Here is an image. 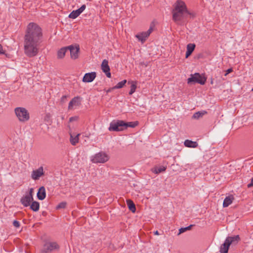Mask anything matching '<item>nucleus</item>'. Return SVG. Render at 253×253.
Wrapping results in <instances>:
<instances>
[{
  "label": "nucleus",
  "instance_id": "nucleus-1",
  "mask_svg": "<svg viewBox=\"0 0 253 253\" xmlns=\"http://www.w3.org/2000/svg\"><path fill=\"white\" fill-rule=\"evenodd\" d=\"M42 37V29L37 23L31 22L27 25L24 37V48L28 56L33 57L38 53Z\"/></svg>",
  "mask_w": 253,
  "mask_h": 253
},
{
  "label": "nucleus",
  "instance_id": "nucleus-2",
  "mask_svg": "<svg viewBox=\"0 0 253 253\" xmlns=\"http://www.w3.org/2000/svg\"><path fill=\"white\" fill-rule=\"evenodd\" d=\"M172 14L173 20L179 25L183 24L188 16L190 18L195 16V13L190 12L185 2L181 0H177L174 3Z\"/></svg>",
  "mask_w": 253,
  "mask_h": 253
},
{
  "label": "nucleus",
  "instance_id": "nucleus-3",
  "mask_svg": "<svg viewBox=\"0 0 253 253\" xmlns=\"http://www.w3.org/2000/svg\"><path fill=\"white\" fill-rule=\"evenodd\" d=\"M137 122L126 123L123 121H117L111 123L109 130L110 131H120L126 129L128 127H134L138 125Z\"/></svg>",
  "mask_w": 253,
  "mask_h": 253
},
{
  "label": "nucleus",
  "instance_id": "nucleus-4",
  "mask_svg": "<svg viewBox=\"0 0 253 253\" xmlns=\"http://www.w3.org/2000/svg\"><path fill=\"white\" fill-rule=\"evenodd\" d=\"M240 240V237L239 235H237L234 237H227L224 244H223L220 249V253H228L229 248L230 245L234 241L237 242Z\"/></svg>",
  "mask_w": 253,
  "mask_h": 253
},
{
  "label": "nucleus",
  "instance_id": "nucleus-5",
  "mask_svg": "<svg viewBox=\"0 0 253 253\" xmlns=\"http://www.w3.org/2000/svg\"><path fill=\"white\" fill-rule=\"evenodd\" d=\"M15 112L19 121L25 122L29 119V114L24 108L18 107L15 109Z\"/></svg>",
  "mask_w": 253,
  "mask_h": 253
},
{
  "label": "nucleus",
  "instance_id": "nucleus-6",
  "mask_svg": "<svg viewBox=\"0 0 253 253\" xmlns=\"http://www.w3.org/2000/svg\"><path fill=\"white\" fill-rule=\"evenodd\" d=\"M207 81V78L203 75L195 73L188 79V83L192 82L197 83L201 84H204Z\"/></svg>",
  "mask_w": 253,
  "mask_h": 253
},
{
  "label": "nucleus",
  "instance_id": "nucleus-7",
  "mask_svg": "<svg viewBox=\"0 0 253 253\" xmlns=\"http://www.w3.org/2000/svg\"><path fill=\"white\" fill-rule=\"evenodd\" d=\"M109 160V157L104 153L99 152L95 154L92 158L91 161L94 163H104Z\"/></svg>",
  "mask_w": 253,
  "mask_h": 253
},
{
  "label": "nucleus",
  "instance_id": "nucleus-8",
  "mask_svg": "<svg viewBox=\"0 0 253 253\" xmlns=\"http://www.w3.org/2000/svg\"><path fill=\"white\" fill-rule=\"evenodd\" d=\"M59 248V245L55 242L46 243L44 245L43 249L41 251V253H47Z\"/></svg>",
  "mask_w": 253,
  "mask_h": 253
},
{
  "label": "nucleus",
  "instance_id": "nucleus-9",
  "mask_svg": "<svg viewBox=\"0 0 253 253\" xmlns=\"http://www.w3.org/2000/svg\"><path fill=\"white\" fill-rule=\"evenodd\" d=\"M153 31V28L152 26H151L148 31L140 33L136 35V37L142 42H144Z\"/></svg>",
  "mask_w": 253,
  "mask_h": 253
},
{
  "label": "nucleus",
  "instance_id": "nucleus-10",
  "mask_svg": "<svg viewBox=\"0 0 253 253\" xmlns=\"http://www.w3.org/2000/svg\"><path fill=\"white\" fill-rule=\"evenodd\" d=\"M101 66L102 70L105 73L106 76L108 78H110L111 77V74L110 73V68L108 65V60L106 59L103 60Z\"/></svg>",
  "mask_w": 253,
  "mask_h": 253
},
{
  "label": "nucleus",
  "instance_id": "nucleus-11",
  "mask_svg": "<svg viewBox=\"0 0 253 253\" xmlns=\"http://www.w3.org/2000/svg\"><path fill=\"white\" fill-rule=\"evenodd\" d=\"M69 49L70 50L71 57L72 59H76L78 57V54L80 50L79 45H77L76 47L71 45L67 47V49Z\"/></svg>",
  "mask_w": 253,
  "mask_h": 253
},
{
  "label": "nucleus",
  "instance_id": "nucleus-12",
  "mask_svg": "<svg viewBox=\"0 0 253 253\" xmlns=\"http://www.w3.org/2000/svg\"><path fill=\"white\" fill-rule=\"evenodd\" d=\"M96 77V74L94 72L86 73L83 78V82L84 83L91 82L94 80Z\"/></svg>",
  "mask_w": 253,
  "mask_h": 253
},
{
  "label": "nucleus",
  "instance_id": "nucleus-13",
  "mask_svg": "<svg viewBox=\"0 0 253 253\" xmlns=\"http://www.w3.org/2000/svg\"><path fill=\"white\" fill-rule=\"evenodd\" d=\"M85 5H83L80 8L76 10H73L69 15V17L72 19H75L85 9Z\"/></svg>",
  "mask_w": 253,
  "mask_h": 253
},
{
  "label": "nucleus",
  "instance_id": "nucleus-14",
  "mask_svg": "<svg viewBox=\"0 0 253 253\" xmlns=\"http://www.w3.org/2000/svg\"><path fill=\"white\" fill-rule=\"evenodd\" d=\"M80 97L76 96L73 98L69 102L68 109L71 110L74 106H79L81 104Z\"/></svg>",
  "mask_w": 253,
  "mask_h": 253
},
{
  "label": "nucleus",
  "instance_id": "nucleus-15",
  "mask_svg": "<svg viewBox=\"0 0 253 253\" xmlns=\"http://www.w3.org/2000/svg\"><path fill=\"white\" fill-rule=\"evenodd\" d=\"M42 175H43V168L42 167H40L38 169L33 171L32 177L34 180H37Z\"/></svg>",
  "mask_w": 253,
  "mask_h": 253
},
{
  "label": "nucleus",
  "instance_id": "nucleus-16",
  "mask_svg": "<svg viewBox=\"0 0 253 253\" xmlns=\"http://www.w3.org/2000/svg\"><path fill=\"white\" fill-rule=\"evenodd\" d=\"M33 200V197L26 195L22 197L21 199V202L22 205L25 207L30 206L31 202Z\"/></svg>",
  "mask_w": 253,
  "mask_h": 253
},
{
  "label": "nucleus",
  "instance_id": "nucleus-17",
  "mask_svg": "<svg viewBox=\"0 0 253 253\" xmlns=\"http://www.w3.org/2000/svg\"><path fill=\"white\" fill-rule=\"evenodd\" d=\"M45 190L43 186L41 187L37 193V197L39 200H42L45 198Z\"/></svg>",
  "mask_w": 253,
  "mask_h": 253
},
{
  "label": "nucleus",
  "instance_id": "nucleus-18",
  "mask_svg": "<svg viewBox=\"0 0 253 253\" xmlns=\"http://www.w3.org/2000/svg\"><path fill=\"white\" fill-rule=\"evenodd\" d=\"M195 47V44L189 43L187 45V51L186 52V58H188L193 52Z\"/></svg>",
  "mask_w": 253,
  "mask_h": 253
},
{
  "label": "nucleus",
  "instance_id": "nucleus-19",
  "mask_svg": "<svg viewBox=\"0 0 253 253\" xmlns=\"http://www.w3.org/2000/svg\"><path fill=\"white\" fill-rule=\"evenodd\" d=\"M184 145L186 147L191 148H196L198 146V143L196 142L189 140H186L184 142Z\"/></svg>",
  "mask_w": 253,
  "mask_h": 253
},
{
  "label": "nucleus",
  "instance_id": "nucleus-20",
  "mask_svg": "<svg viewBox=\"0 0 253 253\" xmlns=\"http://www.w3.org/2000/svg\"><path fill=\"white\" fill-rule=\"evenodd\" d=\"M233 200L234 198L232 196L226 197L223 201V206L224 207H228L232 203Z\"/></svg>",
  "mask_w": 253,
  "mask_h": 253
},
{
  "label": "nucleus",
  "instance_id": "nucleus-21",
  "mask_svg": "<svg viewBox=\"0 0 253 253\" xmlns=\"http://www.w3.org/2000/svg\"><path fill=\"white\" fill-rule=\"evenodd\" d=\"M128 84H131L130 90L129 92V94L131 95L135 91L137 87V82L136 81H128Z\"/></svg>",
  "mask_w": 253,
  "mask_h": 253
},
{
  "label": "nucleus",
  "instance_id": "nucleus-22",
  "mask_svg": "<svg viewBox=\"0 0 253 253\" xmlns=\"http://www.w3.org/2000/svg\"><path fill=\"white\" fill-rule=\"evenodd\" d=\"M126 203L129 208V210L132 212H135L136 211V208L135 204H134L133 201L131 200H127Z\"/></svg>",
  "mask_w": 253,
  "mask_h": 253
},
{
  "label": "nucleus",
  "instance_id": "nucleus-23",
  "mask_svg": "<svg viewBox=\"0 0 253 253\" xmlns=\"http://www.w3.org/2000/svg\"><path fill=\"white\" fill-rule=\"evenodd\" d=\"M67 50V47L61 48L58 50L57 52V57L58 58H63L65 55Z\"/></svg>",
  "mask_w": 253,
  "mask_h": 253
},
{
  "label": "nucleus",
  "instance_id": "nucleus-24",
  "mask_svg": "<svg viewBox=\"0 0 253 253\" xmlns=\"http://www.w3.org/2000/svg\"><path fill=\"white\" fill-rule=\"evenodd\" d=\"M80 135V134L79 133L74 137L73 135L71 134L70 142L72 145H75L78 143L79 140V136Z\"/></svg>",
  "mask_w": 253,
  "mask_h": 253
},
{
  "label": "nucleus",
  "instance_id": "nucleus-25",
  "mask_svg": "<svg viewBox=\"0 0 253 253\" xmlns=\"http://www.w3.org/2000/svg\"><path fill=\"white\" fill-rule=\"evenodd\" d=\"M207 114L206 111H202V112L199 111V112L195 113L193 115V118L195 119H198L200 118L203 117L205 114Z\"/></svg>",
  "mask_w": 253,
  "mask_h": 253
},
{
  "label": "nucleus",
  "instance_id": "nucleus-26",
  "mask_svg": "<svg viewBox=\"0 0 253 253\" xmlns=\"http://www.w3.org/2000/svg\"><path fill=\"white\" fill-rule=\"evenodd\" d=\"M39 203L37 202H33L31 205V209L34 211H37L39 209Z\"/></svg>",
  "mask_w": 253,
  "mask_h": 253
},
{
  "label": "nucleus",
  "instance_id": "nucleus-27",
  "mask_svg": "<svg viewBox=\"0 0 253 253\" xmlns=\"http://www.w3.org/2000/svg\"><path fill=\"white\" fill-rule=\"evenodd\" d=\"M126 80H124L118 83L117 84V85L115 86V88H121L125 85V84H126Z\"/></svg>",
  "mask_w": 253,
  "mask_h": 253
},
{
  "label": "nucleus",
  "instance_id": "nucleus-28",
  "mask_svg": "<svg viewBox=\"0 0 253 253\" xmlns=\"http://www.w3.org/2000/svg\"><path fill=\"white\" fill-rule=\"evenodd\" d=\"M166 169V168L164 166H162L160 168H155V172L156 173H159L161 172L165 171Z\"/></svg>",
  "mask_w": 253,
  "mask_h": 253
},
{
  "label": "nucleus",
  "instance_id": "nucleus-29",
  "mask_svg": "<svg viewBox=\"0 0 253 253\" xmlns=\"http://www.w3.org/2000/svg\"><path fill=\"white\" fill-rule=\"evenodd\" d=\"M66 205V203L64 202H62L60 203L57 207V209H60V208H65Z\"/></svg>",
  "mask_w": 253,
  "mask_h": 253
},
{
  "label": "nucleus",
  "instance_id": "nucleus-30",
  "mask_svg": "<svg viewBox=\"0 0 253 253\" xmlns=\"http://www.w3.org/2000/svg\"><path fill=\"white\" fill-rule=\"evenodd\" d=\"M78 119H79V117L78 116L72 117L70 118L69 121L70 122H73V121H77L78 120Z\"/></svg>",
  "mask_w": 253,
  "mask_h": 253
},
{
  "label": "nucleus",
  "instance_id": "nucleus-31",
  "mask_svg": "<svg viewBox=\"0 0 253 253\" xmlns=\"http://www.w3.org/2000/svg\"><path fill=\"white\" fill-rule=\"evenodd\" d=\"M13 225L15 227H19L20 226V223L18 221H16V220H14L13 221Z\"/></svg>",
  "mask_w": 253,
  "mask_h": 253
},
{
  "label": "nucleus",
  "instance_id": "nucleus-32",
  "mask_svg": "<svg viewBox=\"0 0 253 253\" xmlns=\"http://www.w3.org/2000/svg\"><path fill=\"white\" fill-rule=\"evenodd\" d=\"M247 187L248 188H251L252 187H253V177L251 179V183L248 184Z\"/></svg>",
  "mask_w": 253,
  "mask_h": 253
},
{
  "label": "nucleus",
  "instance_id": "nucleus-33",
  "mask_svg": "<svg viewBox=\"0 0 253 253\" xmlns=\"http://www.w3.org/2000/svg\"><path fill=\"white\" fill-rule=\"evenodd\" d=\"M186 231V229H185V228H181L179 229V232L178 234H180L181 233H183L184 232H185Z\"/></svg>",
  "mask_w": 253,
  "mask_h": 253
},
{
  "label": "nucleus",
  "instance_id": "nucleus-34",
  "mask_svg": "<svg viewBox=\"0 0 253 253\" xmlns=\"http://www.w3.org/2000/svg\"><path fill=\"white\" fill-rule=\"evenodd\" d=\"M33 189L32 188H31L29 191V194L27 195L28 196H31V197H33Z\"/></svg>",
  "mask_w": 253,
  "mask_h": 253
},
{
  "label": "nucleus",
  "instance_id": "nucleus-35",
  "mask_svg": "<svg viewBox=\"0 0 253 253\" xmlns=\"http://www.w3.org/2000/svg\"><path fill=\"white\" fill-rule=\"evenodd\" d=\"M233 71L232 69V68H230V69H228L226 71V74H225V76H226L227 74H228L229 73L232 72Z\"/></svg>",
  "mask_w": 253,
  "mask_h": 253
},
{
  "label": "nucleus",
  "instance_id": "nucleus-36",
  "mask_svg": "<svg viewBox=\"0 0 253 253\" xmlns=\"http://www.w3.org/2000/svg\"><path fill=\"white\" fill-rule=\"evenodd\" d=\"M4 51L2 45L0 44V54H3Z\"/></svg>",
  "mask_w": 253,
  "mask_h": 253
},
{
  "label": "nucleus",
  "instance_id": "nucleus-37",
  "mask_svg": "<svg viewBox=\"0 0 253 253\" xmlns=\"http://www.w3.org/2000/svg\"><path fill=\"white\" fill-rule=\"evenodd\" d=\"M66 98H67V96H66V95L63 96L61 99V102H64Z\"/></svg>",
  "mask_w": 253,
  "mask_h": 253
},
{
  "label": "nucleus",
  "instance_id": "nucleus-38",
  "mask_svg": "<svg viewBox=\"0 0 253 253\" xmlns=\"http://www.w3.org/2000/svg\"><path fill=\"white\" fill-rule=\"evenodd\" d=\"M191 226H192V225H191L187 227H185V228L186 229V231L189 230L191 229Z\"/></svg>",
  "mask_w": 253,
  "mask_h": 253
},
{
  "label": "nucleus",
  "instance_id": "nucleus-39",
  "mask_svg": "<svg viewBox=\"0 0 253 253\" xmlns=\"http://www.w3.org/2000/svg\"><path fill=\"white\" fill-rule=\"evenodd\" d=\"M155 235H159V234L158 231H156V232H155Z\"/></svg>",
  "mask_w": 253,
  "mask_h": 253
}]
</instances>
